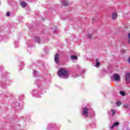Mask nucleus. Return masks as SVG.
Here are the masks:
<instances>
[{"instance_id":"nucleus-17","label":"nucleus","mask_w":130,"mask_h":130,"mask_svg":"<svg viewBox=\"0 0 130 130\" xmlns=\"http://www.w3.org/2000/svg\"><path fill=\"white\" fill-rule=\"evenodd\" d=\"M121 53H125V51L124 49H122L121 50Z\"/></svg>"},{"instance_id":"nucleus-16","label":"nucleus","mask_w":130,"mask_h":130,"mask_svg":"<svg viewBox=\"0 0 130 130\" xmlns=\"http://www.w3.org/2000/svg\"><path fill=\"white\" fill-rule=\"evenodd\" d=\"M87 37H88V38H91V37H92V34H88L87 35Z\"/></svg>"},{"instance_id":"nucleus-22","label":"nucleus","mask_w":130,"mask_h":130,"mask_svg":"<svg viewBox=\"0 0 130 130\" xmlns=\"http://www.w3.org/2000/svg\"><path fill=\"white\" fill-rule=\"evenodd\" d=\"M127 62H128V63H130V57L128 58Z\"/></svg>"},{"instance_id":"nucleus-4","label":"nucleus","mask_w":130,"mask_h":130,"mask_svg":"<svg viewBox=\"0 0 130 130\" xmlns=\"http://www.w3.org/2000/svg\"><path fill=\"white\" fill-rule=\"evenodd\" d=\"M125 80L126 84L130 83V73H126L125 75Z\"/></svg>"},{"instance_id":"nucleus-21","label":"nucleus","mask_w":130,"mask_h":130,"mask_svg":"<svg viewBox=\"0 0 130 130\" xmlns=\"http://www.w3.org/2000/svg\"><path fill=\"white\" fill-rule=\"evenodd\" d=\"M7 16L8 17H9V16H10V12H7Z\"/></svg>"},{"instance_id":"nucleus-23","label":"nucleus","mask_w":130,"mask_h":130,"mask_svg":"<svg viewBox=\"0 0 130 130\" xmlns=\"http://www.w3.org/2000/svg\"><path fill=\"white\" fill-rule=\"evenodd\" d=\"M114 125L113 124V125H112L111 126V128H113V127H114Z\"/></svg>"},{"instance_id":"nucleus-10","label":"nucleus","mask_w":130,"mask_h":130,"mask_svg":"<svg viewBox=\"0 0 130 130\" xmlns=\"http://www.w3.org/2000/svg\"><path fill=\"white\" fill-rule=\"evenodd\" d=\"M72 59H77L78 58V56H76V55H72L71 56Z\"/></svg>"},{"instance_id":"nucleus-18","label":"nucleus","mask_w":130,"mask_h":130,"mask_svg":"<svg viewBox=\"0 0 130 130\" xmlns=\"http://www.w3.org/2000/svg\"><path fill=\"white\" fill-rule=\"evenodd\" d=\"M128 38H129V40H128V43H130V33H129L128 34Z\"/></svg>"},{"instance_id":"nucleus-8","label":"nucleus","mask_w":130,"mask_h":130,"mask_svg":"<svg viewBox=\"0 0 130 130\" xmlns=\"http://www.w3.org/2000/svg\"><path fill=\"white\" fill-rule=\"evenodd\" d=\"M20 6L22 8H25L27 6V4L25 2H20Z\"/></svg>"},{"instance_id":"nucleus-15","label":"nucleus","mask_w":130,"mask_h":130,"mask_svg":"<svg viewBox=\"0 0 130 130\" xmlns=\"http://www.w3.org/2000/svg\"><path fill=\"white\" fill-rule=\"evenodd\" d=\"M118 124H119V123H118V122H115L114 123V125L115 126H117V125H118Z\"/></svg>"},{"instance_id":"nucleus-6","label":"nucleus","mask_w":130,"mask_h":130,"mask_svg":"<svg viewBox=\"0 0 130 130\" xmlns=\"http://www.w3.org/2000/svg\"><path fill=\"white\" fill-rule=\"evenodd\" d=\"M111 18L112 20H116V18H117V13H116V12H113Z\"/></svg>"},{"instance_id":"nucleus-19","label":"nucleus","mask_w":130,"mask_h":130,"mask_svg":"<svg viewBox=\"0 0 130 130\" xmlns=\"http://www.w3.org/2000/svg\"><path fill=\"white\" fill-rule=\"evenodd\" d=\"M34 74L35 75V76H36V75H37V71L34 70Z\"/></svg>"},{"instance_id":"nucleus-5","label":"nucleus","mask_w":130,"mask_h":130,"mask_svg":"<svg viewBox=\"0 0 130 130\" xmlns=\"http://www.w3.org/2000/svg\"><path fill=\"white\" fill-rule=\"evenodd\" d=\"M54 61L56 63H58L59 62V54H56L54 57Z\"/></svg>"},{"instance_id":"nucleus-14","label":"nucleus","mask_w":130,"mask_h":130,"mask_svg":"<svg viewBox=\"0 0 130 130\" xmlns=\"http://www.w3.org/2000/svg\"><path fill=\"white\" fill-rule=\"evenodd\" d=\"M99 66H100V63L98 61H96L95 67H99Z\"/></svg>"},{"instance_id":"nucleus-13","label":"nucleus","mask_w":130,"mask_h":130,"mask_svg":"<svg viewBox=\"0 0 130 130\" xmlns=\"http://www.w3.org/2000/svg\"><path fill=\"white\" fill-rule=\"evenodd\" d=\"M116 104L117 106H120V105H121V102H120V101H118L117 102Z\"/></svg>"},{"instance_id":"nucleus-1","label":"nucleus","mask_w":130,"mask_h":130,"mask_svg":"<svg viewBox=\"0 0 130 130\" xmlns=\"http://www.w3.org/2000/svg\"><path fill=\"white\" fill-rule=\"evenodd\" d=\"M58 77H62V79H68V76H69V72L67 70L61 69L57 73Z\"/></svg>"},{"instance_id":"nucleus-2","label":"nucleus","mask_w":130,"mask_h":130,"mask_svg":"<svg viewBox=\"0 0 130 130\" xmlns=\"http://www.w3.org/2000/svg\"><path fill=\"white\" fill-rule=\"evenodd\" d=\"M83 114L85 117H88V113H89V109L86 107L83 108Z\"/></svg>"},{"instance_id":"nucleus-12","label":"nucleus","mask_w":130,"mask_h":130,"mask_svg":"<svg viewBox=\"0 0 130 130\" xmlns=\"http://www.w3.org/2000/svg\"><path fill=\"white\" fill-rule=\"evenodd\" d=\"M111 112H112V114L113 116L115 115V110L113 109V110H112Z\"/></svg>"},{"instance_id":"nucleus-11","label":"nucleus","mask_w":130,"mask_h":130,"mask_svg":"<svg viewBox=\"0 0 130 130\" xmlns=\"http://www.w3.org/2000/svg\"><path fill=\"white\" fill-rule=\"evenodd\" d=\"M120 94L121 95V96H125V92L123 91H120Z\"/></svg>"},{"instance_id":"nucleus-24","label":"nucleus","mask_w":130,"mask_h":130,"mask_svg":"<svg viewBox=\"0 0 130 130\" xmlns=\"http://www.w3.org/2000/svg\"><path fill=\"white\" fill-rule=\"evenodd\" d=\"M98 60H99V58H97V59H96V62H97V61H98Z\"/></svg>"},{"instance_id":"nucleus-3","label":"nucleus","mask_w":130,"mask_h":130,"mask_svg":"<svg viewBox=\"0 0 130 130\" xmlns=\"http://www.w3.org/2000/svg\"><path fill=\"white\" fill-rule=\"evenodd\" d=\"M111 78L112 80H114V81H119L120 80V77L116 74H114Z\"/></svg>"},{"instance_id":"nucleus-20","label":"nucleus","mask_w":130,"mask_h":130,"mask_svg":"<svg viewBox=\"0 0 130 130\" xmlns=\"http://www.w3.org/2000/svg\"><path fill=\"white\" fill-rule=\"evenodd\" d=\"M124 108H127V107H128V105H124Z\"/></svg>"},{"instance_id":"nucleus-9","label":"nucleus","mask_w":130,"mask_h":130,"mask_svg":"<svg viewBox=\"0 0 130 130\" xmlns=\"http://www.w3.org/2000/svg\"><path fill=\"white\" fill-rule=\"evenodd\" d=\"M35 41L38 43H40V38L38 37H36L35 38Z\"/></svg>"},{"instance_id":"nucleus-7","label":"nucleus","mask_w":130,"mask_h":130,"mask_svg":"<svg viewBox=\"0 0 130 130\" xmlns=\"http://www.w3.org/2000/svg\"><path fill=\"white\" fill-rule=\"evenodd\" d=\"M62 6H64L65 7L68 6L69 3L68 2V0H65L61 2Z\"/></svg>"}]
</instances>
